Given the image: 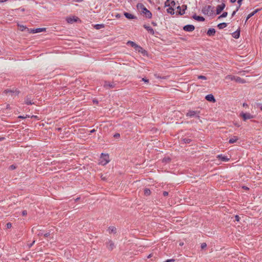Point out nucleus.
<instances>
[{
    "instance_id": "052dcab7",
    "label": "nucleus",
    "mask_w": 262,
    "mask_h": 262,
    "mask_svg": "<svg viewBox=\"0 0 262 262\" xmlns=\"http://www.w3.org/2000/svg\"><path fill=\"white\" fill-rule=\"evenodd\" d=\"M180 246H182V245H183V243H180Z\"/></svg>"
},
{
    "instance_id": "473e14b6",
    "label": "nucleus",
    "mask_w": 262,
    "mask_h": 262,
    "mask_svg": "<svg viewBox=\"0 0 262 262\" xmlns=\"http://www.w3.org/2000/svg\"><path fill=\"white\" fill-rule=\"evenodd\" d=\"M183 141L185 142V143H189L190 142V140L189 139H186V138H185L183 139Z\"/></svg>"
},
{
    "instance_id": "2eb2a0df",
    "label": "nucleus",
    "mask_w": 262,
    "mask_h": 262,
    "mask_svg": "<svg viewBox=\"0 0 262 262\" xmlns=\"http://www.w3.org/2000/svg\"><path fill=\"white\" fill-rule=\"evenodd\" d=\"M45 30H46L45 28H37L35 29H32L31 32L33 33H39V32H43Z\"/></svg>"
},
{
    "instance_id": "b1692460",
    "label": "nucleus",
    "mask_w": 262,
    "mask_h": 262,
    "mask_svg": "<svg viewBox=\"0 0 262 262\" xmlns=\"http://www.w3.org/2000/svg\"><path fill=\"white\" fill-rule=\"evenodd\" d=\"M258 10H259L258 9H256L253 12H252V13H250L247 16V17L246 18V21H247L248 20V19H249L251 17L253 16L255 14H256L258 11Z\"/></svg>"
},
{
    "instance_id": "de8ad7c7",
    "label": "nucleus",
    "mask_w": 262,
    "mask_h": 262,
    "mask_svg": "<svg viewBox=\"0 0 262 262\" xmlns=\"http://www.w3.org/2000/svg\"><path fill=\"white\" fill-rule=\"evenodd\" d=\"M6 108L7 109H10V104H7Z\"/></svg>"
},
{
    "instance_id": "1a4fd4ad",
    "label": "nucleus",
    "mask_w": 262,
    "mask_h": 262,
    "mask_svg": "<svg viewBox=\"0 0 262 262\" xmlns=\"http://www.w3.org/2000/svg\"><path fill=\"white\" fill-rule=\"evenodd\" d=\"M241 116L243 117L244 121L253 118V116L249 113H241Z\"/></svg>"
},
{
    "instance_id": "3c124183",
    "label": "nucleus",
    "mask_w": 262,
    "mask_h": 262,
    "mask_svg": "<svg viewBox=\"0 0 262 262\" xmlns=\"http://www.w3.org/2000/svg\"><path fill=\"white\" fill-rule=\"evenodd\" d=\"M236 1V0H230L231 3H234Z\"/></svg>"
},
{
    "instance_id": "49530a36",
    "label": "nucleus",
    "mask_w": 262,
    "mask_h": 262,
    "mask_svg": "<svg viewBox=\"0 0 262 262\" xmlns=\"http://www.w3.org/2000/svg\"><path fill=\"white\" fill-rule=\"evenodd\" d=\"M236 12H237L236 11H234L232 12V16H233L235 14V13H236Z\"/></svg>"
},
{
    "instance_id": "7ed1b4c3",
    "label": "nucleus",
    "mask_w": 262,
    "mask_h": 262,
    "mask_svg": "<svg viewBox=\"0 0 262 262\" xmlns=\"http://www.w3.org/2000/svg\"><path fill=\"white\" fill-rule=\"evenodd\" d=\"M225 79L227 80H230L232 81H235L238 83H244L246 81L244 79L241 78L239 77L233 76L231 75H228L226 76Z\"/></svg>"
},
{
    "instance_id": "f8f14e48",
    "label": "nucleus",
    "mask_w": 262,
    "mask_h": 262,
    "mask_svg": "<svg viewBox=\"0 0 262 262\" xmlns=\"http://www.w3.org/2000/svg\"><path fill=\"white\" fill-rule=\"evenodd\" d=\"M106 247L109 250H112L115 248V244L112 241H108L106 243Z\"/></svg>"
},
{
    "instance_id": "bf43d9fd",
    "label": "nucleus",
    "mask_w": 262,
    "mask_h": 262,
    "mask_svg": "<svg viewBox=\"0 0 262 262\" xmlns=\"http://www.w3.org/2000/svg\"><path fill=\"white\" fill-rule=\"evenodd\" d=\"M116 17H120V16H119V14H117V15H116Z\"/></svg>"
},
{
    "instance_id": "412c9836",
    "label": "nucleus",
    "mask_w": 262,
    "mask_h": 262,
    "mask_svg": "<svg viewBox=\"0 0 262 262\" xmlns=\"http://www.w3.org/2000/svg\"><path fill=\"white\" fill-rule=\"evenodd\" d=\"M108 231L110 234L111 233H116V228L114 226H111L108 228Z\"/></svg>"
},
{
    "instance_id": "0e129e2a",
    "label": "nucleus",
    "mask_w": 262,
    "mask_h": 262,
    "mask_svg": "<svg viewBox=\"0 0 262 262\" xmlns=\"http://www.w3.org/2000/svg\"><path fill=\"white\" fill-rule=\"evenodd\" d=\"M42 235V234H41V233H39V234H38V235Z\"/></svg>"
},
{
    "instance_id": "69168bd1",
    "label": "nucleus",
    "mask_w": 262,
    "mask_h": 262,
    "mask_svg": "<svg viewBox=\"0 0 262 262\" xmlns=\"http://www.w3.org/2000/svg\"><path fill=\"white\" fill-rule=\"evenodd\" d=\"M150 257V255H149V256H148V257Z\"/></svg>"
},
{
    "instance_id": "423d86ee",
    "label": "nucleus",
    "mask_w": 262,
    "mask_h": 262,
    "mask_svg": "<svg viewBox=\"0 0 262 262\" xmlns=\"http://www.w3.org/2000/svg\"><path fill=\"white\" fill-rule=\"evenodd\" d=\"M199 114H200V112H198V111H189L187 114H186V116L187 117H196V118H199L200 116H199Z\"/></svg>"
},
{
    "instance_id": "6ab92c4d",
    "label": "nucleus",
    "mask_w": 262,
    "mask_h": 262,
    "mask_svg": "<svg viewBox=\"0 0 262 262\" xmlns=\"http://www.w3.org/2000/svg\"><path fill=\"white\" fill-rule=\"evenodd\" d=\"M217 158L219 159H220L221 160H222V161H225V162L228 161L229 160V159L227 157L223 156L222 155H219L217 156Z\"/></svg>"
},
{
    "instance_id": "bb28decb",
    "label": "nucleus",
    "mask_w": 262,
    "mask_h": 262,
    "mask_svg": "<svg viewBox=\"0 0 262 262\" xmlns=\"http://www.w3.org/2000/svg\"><path fill=\"white\" fill-rule=\"evenodd\" d=\"M104 27V25L103 24H97L95 26V28L96 29H100Z\"/></svg>"
},
{
    "instance_id": "cd10ccee",
    "label": "nucleus",
    "mask_w": 262,
    "mask_h": 262,
    "mask_svg": "<svg viewBox=\"0 0 262 262\" xmlns=\"http://www.w3.org/2000/svg\"><path fill=\"white\" fill-rule=\"evenodd\" d=\"M25 103L28 105H31L34 104V102H32L31 100H30L29 98H27L25 99Z\"/></svg>"
},
{
    "instance_id": "dca6fc26",
    "label": "nucleus",
    "mask_w": 262,
    "mask_h": 262,
    "mask_svg": "<svg viewBox=\"0 0 262 262\" xmlns=\"http://www.w3.org/2000/svg\"><path fill=\"white\" fill-rule=\"evenodd\" d=\"M124 15L126 18H127V19H134V18H136L135 16H134L132 14L127 13V12H125L124 13Z\"/></svg>"
},
{
    "instance_id": "ea45409f",
    "label": "nucleus",
    "mask_w": 262,
    "mask_h": 262,
    "mask_svg": "<svg viewBox=\"0 0 262 262\" xmlns=\"http://www.w3.org/2000/svg\"><path fill=\"white\" fill-rule=\"evenodd\" d=\"M27 214V211L26 210H24L23 212H22V214L23 215L25 216V215H26Z\"/></svg>"
},
{
    "instance_id": "4be33fe9",
    "label": "nucleus",
    "mask_w": 262,
    "mask_h": 262,
    "mask_svg": "<svg viewBox=\"0 0 262 262\" xmlns=\"http://www.w3.org/2000/svg\"><path fill=\"white\" fill-rule=\"evenodd\" d=\"M182 7L183 8V10L181 11V7H180V6L178 7V9H180L179 13L181 15H183V14H184L185 13V10L186 9V5H183L182 6Z\"/></svg>"
},
{
    "instance_id": "f3484780",
    "label": "nucleus",
    "mask_w": 262,
    "mask_h": 262,
    "mask_svg": "<svg viewBox=\"0 0 262 262\" xmlns=\"http://www.w3.org/2000/svg\"><path fill=\"white\" fill-rule=\"evenodd\" d=\"M193 18L195 20L199 21H203L205 20V18L203 17L200 16H197L196 15H194L193 16Z\"/></svg>"
},
{
    "instance_id": "79ce46f5",
    "label": "nucleus",
    "mask_w": 262,
    "mask_h": 262,
    "mask_svg": "<svg viewBox=\"0 0 262 262\" xmlns=\"http://www.w3.org/2000/svg\"><path fill=\"white\" fill-rule=\"evenodd\" d=\"M168 194V192L167 191H164L163 192V195L166 196H167Z\"/></svg>"
},
{
    "instance_id": "f257e3e1",
    "label": "nucleus",
    "mask_w": 262,
    "mask_h": 262,
    "mask_svg": "<svg viewBox=\"0 0 262 262\" xmlns=\"http://www.w3.org/2000/svg\"><path fill=\"white\" fill-rule=\"evenodd\" d=\"M137 7L139 9H140L141 13L143 14L147 18H151V13L148 10H147L143 5H138Z\"/></svg>"
},
{
    "instance_id": "603ef678",
    "label": "nucleus",
    "mask_w": 262,
    "mask_h": 262,
    "mask_svg": "<svg viewBox=\"0 0 262 262\" xmlns=\"http://www.w3.org/2000/svg\"><path fill=\"white\" fill-rule=\"evenodd\" d=\"M166 162L167 161H169L170 160V159L169 158H167V159H164Z\"/></svg>"
},
{
    "instance_id": "5701e85b",
    "label": "nucleus",
    "mask_w": 262,
    "mask_h": 262,
    "mask_svg": "<svg viewBox=\"0 0 262 262\" xmlns=\"http://www.w3.org/2000/svg\"><path fill=\"white\" fill-rule=\"evenodd\" d=\"M238 138L237 136H234L233 138L229 139V143L230 144L234 143L238 140Z\"/></svg>"
},
{
    "instance_id": "c03bdc74",
    "label": "nucleus",
    "mask_w": 262,
    "mask_h": 262,
    "mask_svg": "<svg viewBox=\"0 0 262 262\" xmlns=\"http://www.w3.org/2000/svg\"><path fill=\"white\" fill-rule=\"evenodd\" d=\"M142 80L145 82H148V80L146 79V78H142Z\"/></svg>"
},
{
    "instance_id": "20e7f679",
    "label": "nucleus",
    "mask_w": 262,
    "mask_h": 262,
    "mask_svg": "<svg viewBox=\"0 0 262 262\" xmlns=\"http://www.w3.org/2000/svg\"><path fill=\"white\" fill-rule=\"evenodd\" d=\"M127 44L128 45H130L132 47H134L136 51H138L139 52H141L142 53H143L144 52H145V51L144 50H143V49L142 47L138 46L135 42H134L132 41H128L127 42Z\"/></svg>"
},
{
    "instance_id": "5fc2aeb1",
    "label": "nucleus",
    "mask_w": 262,
    "mask_h": 262,
    "mask_svg": "<svg viewBox=\"0 0 262 262\" xmlns=\"http://www.w3.org/2000/svg\"><path fill=\"white\" fill-rule=\"evenodd\" d=\"M152 24L154 26H156L157 25L156 23H154V22H152Z\"/></svg>"
},
{
    "instance_id": "ddd939ff",
    "label": "nucleus",
    "mask_w": 262,
    "mask_h": 262,
    "mask_svg": "<svg viewBox=\"0 0 262 262\" xmlns=\"http://www.w3.org/2000/svg\"><path fill=\"white\" fill-rule=\"evenodd\" d=\"M205 99L210 102H215L216 101L215 99L212 94H209L206 96Z\"/></svg>"
},
{
    "instance_id": "a211bd4d",
    "label": "nucleus",
    "mask_w": 262,
    "mask_h": 262,
    "mask_svg": "<svg viewBox=\"0 0 262 262\" xmlns=\"http://www.w3.org/2000/svg\"><path fill=\"white\" fill-rule=\"evenodd\" d=\"M215 33V30L213 28L209 29L207 31V34L208 36H213Z\"/></svg>"
},
{
    "instance_id": "72a5a7b5",
    "label": "nucleus",
    "mask_w": 262,
    "mask_h": 262,
    "mask_svg": "<svg viewBox=\"0 0 262 262\" xmlns=\"http://www.w3.org/2000/svg\"><path fill=\"white\" fill-rule=\"evenodd\" d=\"M206 246H207V245H206V243H202V244H201V248H202V249H204V248H206Z\"/></svg>"
},
{
    "instance_id": "393cba45",
    "label": "nucleus",
    "mask_w": 262,
    "mask_h": 262,
    "mask_svg": "<svg viewBox=\"0 0 262 262\" xmlns=\"http://www.w3.org/2000/svg\"><path fill=\"white\" fill-rule=\"evenodd\" d=\"M227 26V24L225 23H220L217 25V27L220 29H222L226 28Z\"/></svg>"
},
{
    "instance_id": "c9c22d12",
    "label": "nucleus",
    "mask_w": 262,
    "mask_h": 262,
    "mask_svg": "<svg viewBox=\"0 0 262 262\" xmlns=\"http://www.w3.org/2000/svg\"><path fill=\"white\" fill-rule=\"evenodd\" d=\"M9 168L11 170H13L16 168V166L14 165H12L9 167Z\"/></svg>"
},
{
    "instance_id": "c756f323",
    "label": "nucleus",
    "mask_w": 262,
    "mask_h": 262,
    "mask_svg": "<svg viewBox=\"0 0 262 262\" xmlns=\"http://www.w3.org/2000/svg\"><path fill=\"white\" fill-rule=\"evenodd\" d=\"M228 15V13L227 12H224L222 15L219 16L218 18L220 19L222 17H226Z\"/></svg>"
},
{
    "instance_id": "6e6552de",
    "label": "nucleus",
    "mask_w": 262,
    "mask_h": 262,
    "mask_svg": "<svg viewBox=\"0 0 262 262\" xmlns=\"http://www.w3.org/2000/svg\"><path fill=\"white\" fill-rule=\"evenodd\" d=\"M195 28L193 25H187L183 27V29L185 31L192 32L194 30Z\"/></svg>"
},
{
    "instance_id": "4468645a",
    "label": "nucleus",
    "mask_w": 262,
    "mask_h": 262,
    "mask_svg": "<svg viewBox=\"0 0 262 262\" xmlns=\"http://www.w3.org/2000/svg\"><path fill=\"white\" fill-rule=\"evenodd\" d=\"M143 27L151 35H154L155 31L154 29L150 27V26H148L146 25H144Z\"/></svg>"
},
{
    "instance_id": "58836bf2",
    "label": "nucleus",
    "mask_w": 262,
    "mask_h": 262,
    "mask_svg": "<svg viewBox=\"0 0 262 262\" xmlns=\"http://www.w3.org/2000/svg\"><path fill=\"white\" fill-rule=\"evenodd\" d=\"M114 137L116 138H119L120 137V134H118V133H117V134H115L114 135Z\"/></svg>"
},
{
    "instance_id": "37998d69",
    "label": "nucleus",
    "mask_w": 262,
    "mask_h": 262,
    "mask_svg": "<svg viewBox=\"0 0 262 262\" xmlns=\"http://www.w3.org/2000/svg\"><path fill=\"white\" fill-rule=\"evenodd\" d=\"M50 235V232L45 234L43 235L45 237H48Z\"/></svg>"
},
{
    "instance_id": "6e6d98bb",
    "label": "nucleus",
    "mask_w": 262,
    "mask_h": 262,
    "mask_svg": "<svg viewBox=\"0 0 262 262\" xmlns=\"http://www.w3.org/2000/svg\"><path fill=\"white\" fill-rule=\"evenodd\" d=\"M239 7H240L239 6L238 7H237V8H236L235 11H237L238 10Z\"/></svg>"
},
{
    "instance_id": "9b49d317",
    "label": "nucleus",
    "mask_w": 262,
    "mask_h": 262,
    "mask_svg": "<svg viewBox=\"0 0 262 262\" xmlns=\"http://www.w3.org/2000/svg\"><path fill=\"white\" fill-rule=\"evenodd\" d=\"M104 87L108 89V88H115V84L114 82H110L109 81H105L104 85Z\"/></svg>"
},
{
    "instance_id": "864d4df0",
    "label": "nucleus",
    "mask_w": 262,
    "mask_h": 262,
    "mask_svg": "<svg viewBox=\"0 0 262 262\" xmlns=\"http://www.w3.org/2000/svg\"><path fill=\"white\" fill-rule=\"evenodd\" d=\"M95 131V130L94 129H92V130H91L90 131V133H94Z\"/></svg>"
},
{
    "instance_id": "8fccbe9b",
    "label": "nucleus",
    "mask_w": 262,
    "mask_h": 262,
    "mask_svg": "<svg viewBox=\"0 0 262 262\" xmlns=\"http://www.w3.org/2000/svg\"><path fill=\"white\" fill-rule=\"evenodd\" d=\"M18 118H21V119H24L26 117H24V116H18Z\"/></svg>"
},
{
    "instance_id": "2f4dec72",
    "label": "nucleus",
    "mask_w": 262,
    "mask_h": 262,
    "mask_svg": "<svg viewBox=\"0 0 262 262\" xmlns=\"http://www.w3.org/2000/svg\"><path fill=\"white\" fill-rule=\"evenodd\" d=\"M198 79H203V80H206L207 78L206 76H203V75H200L198 76Z\"/></svg>"
},
{
    "instance_id": "f03ea898",
    "label": "nucleus",
    "mask_w": 262,
    "mask_h": 262,
    "mask_svg": "<svg viewBox=\"0 0 262 262\" xmlns=\"http://www.w3.org/2000/svg\"><path fill=\"white\" fill-rule=\"evenodd\" d=\"M109 162L110 159L108 155L102 153L99 160V163L102 165H105Z\"/></svg>"
},
{
    "instance_id": "a18cd8bd",
    "label": "nucleus",
    "mask_w": 262,
    "mask_h": 262,
    "mask_svg": "<svg viewBox=\"0 0 262 262\" xmlns=\"http://www.w3.org/2000/svg\"><path fill=\"white\" fill-rule=\"evenodd\" d=\"M243 0H238L237 1V3L239 5V6H241V4H242V2Z\"/></svg>"
},
{
    "instance_id": "9d476101",
    "label": "nucleus",
    "mask_w": 262,
    "mask_h": 262,
    "mask_svg": "<svg viewBox=\"0 0 262 262\" xmlns=\"http://www.w3.org/2000/svg\"><path fill=\"white\" fill-rule=\"evenodd\" d=\"M225 8V4L224 3H222L221 5H219L216 7V14H220Z\"/></svg>"
},
{
    "instance_id": "338daca9",
    "label": "nucleus",
    "mask_w": 262,
    "mask_h": 262,
    "mask_svg": "<svg viewBox=\"0 0 262 262\" xmlns=\"http://www.w3.org/2000/svg\"><path fill=\"white\" fill-rule=\"evenodd\" d=\"M261 110L262 111V107H261Z\"/></svg>"
},
{
    "instance_id": "a19ab883",
    "label": "nucleus",
    "mask_w": 262,
    "mask_h": 262,
    "mask_svg": "<svg viewBox=\"0 0 262 262\" xmlns=\"http://www.w3.org/2000/svg\"><path fill=\"white\" fill-rule=\"evenodd\" d=\"M173 261H174V259H167L165 261H164V262H173Z\"/></svg>"
},
{
    "instance_id": "680f3d73",
    "label": "nucleus",
    "mask_w": 262,
    "mask_h": 262,
    "mask_svg": "<svg viewBox=\"0 0 262 262\" xmlns=\"http://www.w3.org/2000/svg\"><path fill=\"white\" fill-rule=\"evenodd\" d=\"M21 11H25V9H21Z\"/></svg>"
},
{
    "instance_id": "0eeeda50",
    "label": "nucleus",
    "mask_w": 262,
    "mask_h": 262,
    "mask_svg": "<svg viewBox=\"0 0 262 262\" xmlns=\"http://www.w3.org/2000/svg\"><path fill=\"white\" fill-rule=\"evenodd\" d=\"M5 94H10L12 96H16L18 94L19 92L17 91L16 90H10V89H6L4 92Z\"/></svg>"
},
{
    "instance_id": "e433bc0d",
    "label": "nucleus",
    "mask_w": 262,
    "mask_h": 262,
    "mask_svg": "<svg viewBox=\"0 0 262 262\" xmlns=\"http://www.w3.org/2000/svg\"><path fill=\"white\" fill-rule=\"evenodd\" d=\"M7 228H10L12 227V224L10 223H8L6 225Z\"/></svg>"
},
{
    "instance_id": "4c0bfd02",
    "label": "nucleus",
    "mask_w": 262,
    "mask_h": 262,
    "mask_svg": "<svg viewBox=\"0 0 262 262\" xmlns=\"http://www.w3.org/2000/svg\"><path fill=\"white\" fill-rule=\"evenodd\" d=\"M235 220H236L237 222H238V221H239V219H240V217H239V216H238V215H236L235 216Z\"/></svg>"
},
{
    "instance_id": "c85d7f7f",
    "label": "nucleus",
    "mask_w": 262,
    "mask_h": 262,
    "mask_svg": "<svg viewBox=\"0 0 262 262\" xmlns=\"http://www.w3.org/2000/svg\"><path fill=\"white\" fill-rule=\"evenodd\" d=\"M150 193H151L150 190L149 189L145 188L144 189V194L145 195H150Z\"/></svg>"
},
{
    "instance_id": "e2e57ef3",
    "label": "nucleus",
    "mask_w": 262,
    "mask_h": 262,
    "mask_svg": "<svg viewBox=\"0 0 262 262\" xmlns=\"http://www.w3.org/2000/svg\"><path fill=\"white\" fill-rule=\"evenodd\" d=\"M82 0H77L78 2L82 1Z\"/></svg>"
},
{
    "instance_id": "09e8293b",
    "label": "nucleus",
    "mask_w": 262,
    "mask_h": 262,
    "mask_svg": "<svg viewBox=\"0 0 262 262\" xmlns=\"http://www.w3.org/2000/svg\"><path fill=\"white\" fill-rule=\"evenodd\" d=\"M8 0H0V3H3L7 2Z\"/></svg>"
},
{
    "instance_id": "f704fd0d",
    "label": "nucleus",
    "mask_w": 262,
    "mask_h": 262,
    "mask_svg": "<svg viewBox=\"0 0 262 262\" xmlns=\"http://www.w3.org/2000/svg\"><path fill=\"white\" fill-rule=\"evenodd\" d=\"M20 27V30L21 31H23L25 29H26V27L24 26H19Z\"/></svg>"
},
{
    "instance_id": "a878e982",
    "label": "nucleus",
    "mask_w": 262,
    "mask_h": 262,
    "mask_svg": "<svg viewBox=\"0 0 262 262\" xmlns=\"http://www.w3.org/2000/svg\"><path fill=\"white\" fill-rule=\"evenodd\" d=\"M67 20L68 23L72 24L75 21H76L77 19L74 17H73L67 18Z\"/></svg>"
},
{
    "instance_id": "4d7b16f0",
    "label": "nucleus",
    "mask_w": 262,
    "mask_h": 262,
    "mask_svg": "<svg viewBox=\"0 0 262 262\" xmlns=\"http://www.w3.org/2000/svg\"><path fill=\"white\" fill-rule=\"evenodd\" d=\"M34 243H35V241H34L33 242V243H31V245H30V247L32 246L33 245V244Z\"/></svg>"
},
{
    "instance_id": "7c9ffc66",
    "label": "nucleus",
    "mask_w": 262,
    "mask_h": 262,
    "mask_svg": "<svg viewBox=\"0 0 262 262\" xmlns=\"http://www.w3.org/2000/svg\"><path fill=\"white\" fill-rule=\"evenodd\" d=\"M168 13L170 14H174V10L172 8H169L167 9Z\"/></svg>"
},
{
    "instance_id": "39448f33",
    "label": "nucleus",
    "mask_w": 262,
    "mask_h": 262,
    "mask_svg": "<svg viewBox=\"0 0 262 262\" xmlns=\"http://www.w3.org/2000/svg\"><path fill=\"white\" fill-rule=\"evenodd\" d=\"M211 9V6H205L202 8V12L204 14L210 15L212 14Z\"/></svg>"
},
{
    "instance_id": "13d9d810",
    "label": "nucleus",
    "mask_w": 262,
    "mask_h": 262,
    "mask_svg": "<svg viewBox=\"0 0 262 262\" xmlns=\"http://www.w3.org/2000/svg\"><path fill=\"white\" fill-rule=\"evenodd\" d=\"M243 106H247V104H246V103H244V104H243Z\"/></svg>"
},
{
    "instance_id": "aec40b11",
    "label": "nucleus",
    "mask_w": 262,
    "mask_h": 262,
    "mask_svg": "<svg viewBox=\"0 0 262 262\" xmlns=\"http://www.w3.org/2000/svg\"><path fill=\"white\" fill-rule=\"evenodd\" d=\"M240 36V31L239 30H236L234 32L232 33V36L234 38L237 39Z\"/></svg>"
}]
</instances>
